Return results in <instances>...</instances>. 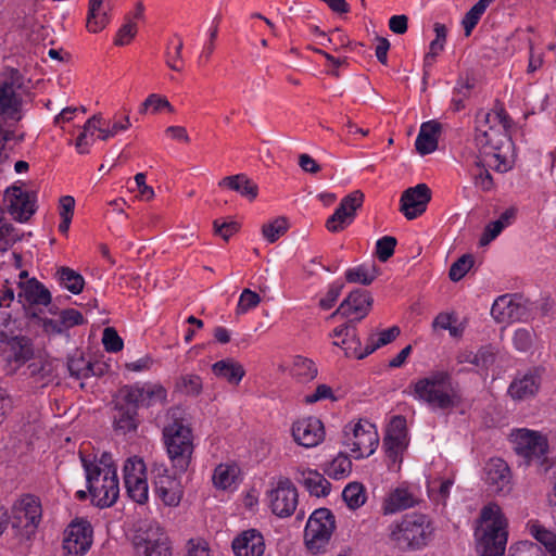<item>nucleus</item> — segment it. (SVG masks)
<instances>
[{"instance_id": "f257e3e1", "label": "nucleus", "mask_w": 556, "mask_h": 556, "mask_svg": "<svg viewBox=\"0 0 556 556\" xmlns=\"http://www.w3.org/2000/svg\"><path fill=\"white\" fill-rule=\"evenodd\" d=\"M511 124V118L498 101L491 111L481 110L476 115V147L479 155L488 156L490 167L496 172L504 173L509 169L508 155L513 150L509 136Z\"/></svg>"}, {"instance_id": "f03ea898", "label": "nucleus", "mask_w": 556, "mask_h": 556, "mask_svg": "<svg viewBox=\"0 0 556 556\" xmlns=\"http://www.w3.org/2000/svg\"><path fill=\"white\" fill-rule=\"evenodd\" d=\"M163 441L174 470L186 472L191 464L194 444L192 430L182 408L172 407L167 410Z\"/></svg>"}, {"instance_id": "7ed1b4c3", "label": "nucleus", "mask_w": 556, "mask_h": 556, "mask_svg": "<svg viewBox=\"0 0 556 556\" xmlns=\"http://www.w3.org/2000/svg\"><path fill=\"white\" fill-rule=\"evenodd\" d=\"M415 400L433 409H451L460 402L458 388L448 371L437 370L409 384L407 391Z\"/></svg>"}, {"instance_id": "20e7f679", "label": "nucleus", "mask_w": 556, "mask_h": 556, "mask_svg": "<svg viewBox=\"0 0 556 556\" xmlns=\"http://www.w3.org/2000/svg\"><path fill=\"white\" fill-rule=\"evenodd\" d=\"M477 551L480 556H501L507 544V519L497 504L483 507Z\"/></svg>"}, {"instance_id": "39448f33", "label": "nucleus", "mask_w": 556, "mask_h": 556, "mask_svg": "<svg viewBox=\"0 0 556 556\" xmlns=\"http://www.w3.org/2000/svg\"><path fill=\"white\" fill-rule=\"evenodd\" d=\"M91 502L100 507H110L118 498L119 485L116 468H101L83 458Z\"/></svg>"}, {"instance_id": "423d86ee", "label": "nucleus", "mask_w": 556, "mask_h": 556, "mask_svg": "<svg viewBox=\"0 0 556 556\" xmlns=\"http://www.w3.org/2000/svg\"><path fill=\"white\" fill-rule=\"evenodd\" d=\"M433 534L429 518L422 514L405 515L390 526V539L401 548H420Z\"/></svg>"}, {"instance_id": "0eeeda50", "label": "nucleus", "mask_w": 556, "mask_h": 556, "mask_svg": "<svg viewBox=\"0 0 556 556\" xmlns=\"http://www.w3.org/2000/svg\"><path fill=\"white\" fill-rule=\"evenodd\" d=\"M514 450L527 465L535 463L546 472L552 467L547 457L548 440L540 431L527 428L515 429L510 433Z\"/></svg>"}, {"instance_id": "6e6552de", "label": "nucleus", "mask_w": 556, "mask_h": 556, "mask_svg": "<svg viewBox=\"0 0 556 556\" xmlns=\"http://www.w3.org/2000/svg\"><path fill=\"white\" fill-rule=\"evenodd\" d=\"M14 81H0V151L13 138V126L22 118V99Z\"/></svg>"}, {"instance_id": "1a4fd4ad", "label": "nucleus", "mask_w": 556, "mask_h": 556, "mask_svg": "<svg viewBox=\"0 0 556 556\" xmlns=\"http://www.w3.org/2000/svg\"><path fill=\"white\" fill-rule=\"evenodd\" d=\"M342 443L355 459H361L374 454L379 443V435L372 424L359 420L344 427Z\"/></svg>"}, {"instance_id": "9d476101", "label": "nucleus", "mask_w": 556, "mask_h": 556, "mask_svg": "<svg viewBox=\"0 0 556 556\" xmlns=\"http://www.w3.org/2000/svg\"><path fill=\"white\" fill-rule=\"evenodd\" d=\"M334 530V517L328 508L316 509L308 518L304 540L312 553H319L328 544Z\"/></svg>"}, {"instance_id": "9b49d317", "label": "nucleus", "mask_w": 556, "mask_h": 556, "mask_svg": "<svg viewBox=\"0 0 556 556\" xmlns=\"http://www.w3.org/2000/svg\"><path fill=\"white\" fill-rule=\"evenodd\" d=\"M151 472L154 492L160 501L169 507L178 506L184 495V488L178 476L181 472L175 470L174 473H170L165 464H154Z\"/></svg>"}, {"instance_id": "f8f14e48", "label": "nucleus", "mask_w": 556, "mask_h": 556, "mask_svg": "<svg viewBox=\"0 0 556 556\" xmlns=\"http://www.w3.org/2000/svg\"><path fill=\"white\" fill-rule=\"evenodd\" d=\"M92 533V527L88 520L74 519L64 531V556H84L91 547Z\"/></svg>"}, {"instance_id": "ddd939ff", "label": "nucleus", "mask_w": 556, "mask_h": 556, "mask_svg": "<svg viewBox=\"0 0 556 556\" xmlns=\"http://www.w3.org/2000/svg\"><path fill=\"white\" fill-rule=\"evenodd\" d=\"M491 315L502 324L527 320L530 316L529 303L518 294H504L494 301Z\"/></svg>"}, {"instance_id": "4468645a", "label": "nucleus", "mask_w": 556, "mask_h": 556, "mask_svg": "<svg viewBox=\"0 0 556 556\" xmlns=\"http://www.w3.org/2000/svg\"><path fill=\"white\" fill-rule=\"evenodd\" d=\"M374 299L369 291L355 289L342 301L339 307L328 317L333 319L338 316L355 319L359 323L371 311Z\"/></svg>"}, {"instance_id": "2eb2a0df", "label": "nucleus", "mask_w": 556, "mask_h": 556, "mask_svg": "<svg viewBox=\"0 0 556 556\" xmlns=\"http://www.w3.org/2000/svg\"><path fill=\"white\" fill-rule=\"evenodd\" d=\"M298 490L288 478H279L269 492L271 511L281 518L291 516L298 506Z\"/></svg>"}, {"instance_id": "dca6fc26", "label": "nucleus", "mask_w": 556, "mask_h": 556, "mask_svg": "<svg viewBox=\"0 0 556 556\" xmlns=\"http://www.w3.org/2000/svg\"><path fill=\"white\" fill-rule=\"evenodd\" d=\"M121 394L126 404L135 407L163 404L167 399L166 389L157 383L127 386L121 390Z\"/></svg>"}, {"instance_id": "f3484780", "label": "nucleus", "mask_w": 556, "mask_h": 556, "mask_svg": "<svg viewBox=\"0 0 556 556\" xmlns=\"http://www.w3.org/2000/svg\"><path fill=\"white\" fill-rule=\"evenodd\" d=\"M364 193L361 190H355L345 195L334 213L328 217L326 228L330 232H339L350 225L354 217L356 210L363 205Z\"/></svg>"}, {"instance_id": "a211bd4d", "label": "nucleus", "mask_w": 556, "mask_h": 556, "mask_svg": "<svg viewBox=\"0 0 556 556\" xmlns=\"http://www.w3.org/2000/svg\"><path fill=\"white\" fill-rule=\"evenodd\" d=\"M14 525L33 531L41 521L42 507L40 500L31 494H25L18 498L13 507Z\"/></svg>"}, {"instance_id": "6ab92c4d", "label": "nucleus", "mask_w": 556, "mask_h": 556, "mask_svg": "<svg viewBox=\"0 0 556 556\" xmlns=\"http://www.w3.org/2000/svg\"><path fill=\"white\" fill-rule=\"evenodd\" d=\"M484 481L488 489L500 495H507L511 489V472L502 458H491L484 466Z\"/></svg>"}, {"instance_id": "aec40b11", "label": "nucleus", "mask_w": 556, "mask_h": 556, "mask_svg": "<svg viewBox=\"0 0 556 556\" xmlns=\"http://www.w3.org/2000/svg\"><path fill=\"white\" fill-rule=\"evenodd\" d=\"M431 200V190L426 184H418L406 189L401 197L400 211L412 220L420 216Z\"/></svg>"}, {"instance_id": "412c9836", "label": "nucleus", "mask_w": 556, "mask_h": 556, "mask_svg": "<svg viewBox=\"0 0 556 556\" xmlns=\"http://www.w3.org/2000/svg\"><path fill=\"white\" fill-rule=\"evenodd\" d=\"M3 342L8 344L4 351V359L9 374L16 372L23 365L33 359V346L26 337L14 336Z\"/></svg>"}, {"instance_id": "4be33fe9", "label": "nucleus", "mask_w": 556, "mask_h": 556, "mask_svg": "<svg viewBox=\"0 0 556 556\" xmlns=\"http://www.w3.org/2000/svg\"><path fill=\"white\" fill-rule=\"evenodd\" d=\"M323 422L316 417H308L298 420L292 426L294 441L304 446H316L324 439Z\"/></svg>"}, {"instance_id": "5701e85b", "label": "nucleus", "mask_w": 556, "mask_h": 556, "mask_svg": "<svg viewBox=\"0 0 556 556\" xmlns=\"http://www.w3.org/2000/svg\"><path fill=\"white\" fill-rule=\"evenodd\" d=\"M5 201L9 203V212L18 222H26L35 213V201L30 194L21 187H12L7 190Z\"/></svg>"}, {"instance_id": "b1692460", "label": "nucleus", "mask_w": 556, "mask_h": 556, "mask_svg": "<svg viewBox=\"0 0 556 556\" xmlns=\"http://www.w3.org/2000/svg\"><path fill=\"white\" fill-rule=\"evenodd\" d=\"M236 556H262L265 552L263 534L256 529L242 531L231 544Z\"/></svg>"}, {"instance_id": "393cba45", "label": "nucleus", "mask_w": 556, "mask_h": 556, "mask_svg": "<svg viewBox=\"0 0 556 556\" xmlns=\"http://www.w3.org/2000/svg\"><path fill=\"white\" fill-rule=\"evenodd\" d=\"M17 301L24 307L34 305L47 306L51 302L50 291L35 278L20 282Z\"/></svg>"}, {"instance_id": "a878e982", "label": "nucleus", "mask_w": 556, "mask_h": 556, "mask_svg": "<svg viewBox=\"0 0 556 556\" xmlns=\"http://www.w3.org/2000/svg\"><path fill=\"white\" fill-rule=\"evenodd\" d=\"M112 4L110 0H89L86 18V28L97 34L103 30L111 21Z\"/></svg>"}, {"instance_id": "bb28decb", "label": "nucleus", "mask_w": 556, "mask_h": 556, "mask_svg": "<svg viewBox=\"0 0 556 556\" xmlns=\"http://www.w3.org/2000/svg\"><path fill=\"white\" fill-rule=\"evenodd\" d=\"M418 503L417 496L406 486L392 490L383 500L382 511L392 515L401 510L414 507Z\"/></svg>"}, {"instance_id": "cd10ccee", "label": "nucleus", "mask_w": 556, "mask_h": 556, "mask_svg": "<svg viewBox=\"0 0 556 556\" xmlns=\"http://www.w3.org/2000/svg\"><path fill=\"white\" fill-rule=\"evenodd\" d=\"M295 479L299 483L304 485L311 495L320 497L328 495L330 492V482L316 470H298V477Z\"/></svg>"}, {"instance_id": "c85d7f7f", "label": "nucleus", "mask_w": 556, "mask_h": 556, "mask_svg": "<svg viewBox=\"0 0 556 556\" xmlns=\"http://www.w3.org/2000/svg\"><path fill=\"white\" fill-rule=\"evenodd\" d=\"M218 186L236 191L250 201L256 199L258 194L257 185L244 174L226 176L218 182Z\"/></svg>"}, {"instance_id": "c756f323", "label": "nucleus", "mask_w": 556, "mask_h": 556, "mask_svg": "<svg viewBox=\"0 0 556 556\" xmlns=\"http://www.w3.org/2000/svg\"><path fill=\"white\" fill-rule=\"evenodd\" d=\"M486 159L488 156L478 154L471 168V176L475 186L485 192L491 191L494 188L493 177L490 173V169L493 168L490 167Z\"/></svg>"}, {"instance_id": "7c9ffc66", "label": "nucleus", "mask_w": 556, "mask_h": 556, "mask_svg": "<svg viewBox=\"0 0 556 556\" xmlns=\"http://www.w3.org/2000/svg\"><path fill=\"white\" fill-rule=\"evenodd\" d=\"M212 371L216 377L223 378L231 384H238L245 374L243 367L231 358L216 362L212 366Z\"/></svg>"}, {"instance_id": "2f4dec72", "label": "nucleus", "mask_w": 556, "mask_h": 556, "mask_svg": "<svg viewBox=\"0 0 556 556\" xmlns=\"http://www.w3.org/2000/svg\"><path fill=\"white\" fill-rule=\"evenodd\" d=\"M383 446L388 459V468L392 471L400 470L402 453L405 447L402 435H393L392 433L388 432L383 440Z\"/></svg>"}, {"instance_id": "473e14b6", "label": "nucleus", "mask_w": 556, "mask_h": 556, "mask_svg": "<svg viewBox=\"0 0 556 556\" xmlns=\"http://www.w3.org/2000/svg\"><path fill=\"white\" fill-rule=\"evenodd\" d=\"M539 379L533 375H525L520 379L514 380L508 389L509 394L515 400H527L534 396L539 390Z\"/></svg>"}, {"instance_id": "72a5a7b5", "label": "nucleus", "mask_w": 556, "mask_h": 556, "mask_svg": "<svg viewBox=\"0 0 556 556\" xmlns=\"http://www.w3.org/2000/svg\"><path fill=\"white\" fill-rule=\"evenodd\" d=\"M167 534L163 530V528L155 521H147L142 526L138 528L134 538L135 548H141L144 545H151L156 540H160L161 536H166Z\"/></svg>"}, {"instance_id": "f704fd0d", "label": "nucleus", "mask_w": 556, "mask_h": 556, "mask_svg": "<svg viewBox=\"0 0 556 556\" xmlns=\"http://www.w3.org/2000/svg\"><path fill=\"white\" fill-rule=\"evenodd\" d=\"M137 408L129 404L117 406L114 415L115 429L123 433L135 431L138 427Z\"/></svg>"}, {"instance_id": "c9c22d12", "label": "nucleus", "mask_w": 556, "mask_h": 556, "mask_svg": "<svg viewBox=\"0 0 556 556\" xmlns=\"http://www.w3.org/2000/svg\"><path fill=\"white\" fill-rule=\"evenodd\" d=\"M101 122L102 116L100 114H94L85 123L83 131L79 134L75 142L78 153L85 154L89 152V146L94 141V132H100Z\"/></svg>"}, {"instance_id": "e433bc0d", "label": "nucleus", "mask_w": 556, "mask_h": 556, "mask_svg": "<svg viewBox=\"0 0 556 556\" xmlns=\"http://www.w3.org/2000/svg\"><path fill=\"white\" fill-rule=\"evenodd\" d=\"M67 369L70 375L76 379H86L97 375L96 364L77 353L68 357Z\"/></svg>"}, {"instance_id": "4c0bfd02", "label": "nucleus", "mask_w": 556, "mask_h": 556, "mask_svg": "<svg viewBox=\"0 0 556 556\" xmlns=\"http://www.w3.org/2000/svg\"><path fill=\"white\" fill-rule=\"evenodd\" d=\"M528 530L546 548L551 556H556V532L548 530L539 521H530Z\"/></svg>"}, {"instance_id": "58836bf2", "label": "nucleus", "mask_w": 556, "mask_h": 556, "mask_svg": "<svg viewBox=\"0 0 556 556\" xmlns=\"http://www.w3.org/2000/svg\"><path fill=\"white\" fill-rule=\"evenodd\" d=\"M378 274L379 273L375 264H363L357 267L349 268L345 271V279L350 283L369 286L378 277Z\"/></svg>"}, {"instance_id": "ea45409f", "label": "nucleus", "mask_w": 556, "mask_h": 556, "mask_svg": "<svg viewBox=\"0 0 556 556\" xmlns=\"http://www.w3.org/2000/svg\"><path fill=\"white\" fill-rule=\"evenodd\" d=\"M356 323L355 319L346 318V321L338 327H336L330 333L331 337L341 339L340 342L334 341L333 344L341 346L344 350V346L349 344H359V338L356 333Z\"/></svg>"}, {"instance_id": "a19ab883", "label": "nucleus", "mask_w": 556, "mask_h": 556, "mask_svg": "<svg viewBox=\"0 0 556 556\" xmlns=\"http://www.w3.org/2000/svg\"><path fill=\"white\" fill-rule=\"evenodd\" d=\"M53 368L51 363L41 359L33 358L26 366L24 375L31 377L36 382H41L42 386L47 384L52 379Z\"/></svg>"}, {"instance_id": "79ce46f5", "label": "nucleus", "mask_w": 556, "mask_h": 556, "mask_svg": "<svg viewBox=\"0 0 556 556\" xmlns=\"http://www.w3.org/2000/svg\"><path fill=\"white\" fill-rule=\"evenodd\" d=\"M128 496L138 504H144L149 498V486L146 478H130L124 481Z\"/></svg>"}, {"instance_id": "37998d69", "label": "nucleus", "mask_w": 556, "mask_h": 556, "mask_svg": "<svg viewBox=\"0 0 556 556\" xmlns=\"http://www.w3.org/2000/svg\"><path fill=\"white\" fill-rule=\"evenodd\" d=\"M342 497L349 508L357 509L363 506L366 502V492L362 483L351 482L349 483L343 492Z\"/></svg>"}, {"instance_id": "c03bdc74", "label": "nucleus", "mask_w": 556, "mask_h": 556, "mask_svg": "<svg viewBox=\"0 0 556 556\" xmlns=\"http://www.w3.org/2000/svg\"><path fill=\"white\" fill-rule=\"evenodd\" d=\"M61 285L74 294H79L85 285V280L80 274L68 268L62 267L58 270Z\"/></svg>"}, {"instance_id": "a18cd8bd", "label": "nucleus", "mask_w": 556, "mask_h": 556, "mask_svg": "<svg viewBox=\"0 0 556 556\" xmlns=\"http://www.w3.org/2000/svg\"><path fill=\"white\" fill-rule=\"evenodd\" d=\"M495 0H479L464 16L463 26L465 29V35L469 36L472 29L476 27L481 16L488 9V7L493 3Z\"/></svg>"}, {"instance_id": "49530a36", "label": "nucleus", "mask_w": 556, "mask_h": 556, "mask_svg": "<svg viewBox=\"0 0 556 556\" xmlns=\"http://www.w3.org/2000/svg\"><path fill=\"white\" fill-rule=\"evenodd\" d=\"M495 0H479L464 16L463 26L465 29V35L469 36L472 29L476 27L481 16L488 9V7L493 3Z\"/></svg>"}, {"instance_id": "de8ad7c7", "label": "nucleus", "mask_w": 556, "mask_h": 556, "mask_svg": "<svg viewBox=\"0 0 556 556\" xmlns=\"http://www.w3.org/2000/svg\"><path fill=\"white\" fill-rule=\"evenodd\" d=\"M291 371L300 381H309L317 376V368L313 361L302 356L294 358Z\"/></svg>"}, {"instance_id": "09e8293b", "label": "nucleus", "mask_w": 556, "mask_h": 556, "mask_svg": "<svg viewBox=\"0 0 556 556\" xmlns=\"http://www.w3.org/2000/svg\"><path fill=\"white\" fill-rule=\"evenodd\" d=\"M149 109L152 110L153 114H156L162 110H167L170 113L174 112V108L167 98L157 93H151L147 97L139 108V113L147 114Z\"/></svg>"}, {"instance_id": "8fccbe9b", "label": "nucleus", "mask_w": 556, "mask_h": 556, "mask_svg": "<svg viewBox=\"0 0 556 556\" xmlns=\"http://www.w3.org/2000/svg\"><path fill=\"white\" fill-rule=\"evenodd\" d=\"M289 228V223L286 217H277L273 222L263 225L262 233L264 238L270 242H276Z\"/></svg>"}, {"instance_id": "3c124183", "label": "nucleus", "mask_w": 556, "mask_h": 556, "mask_svg": "<svg viewBox=\"0 0 556 556\" xmlns=\"http://www.w3.org/2000/svg\"><path fill=\"white\" fill-rule=\"evenodd\" d=\"M496 358V351L493 346H482L477 353H469L465 361L469 362L481 368H489L494 364Z\"/></svg>"}, {"instance_id": "603ef678", "label": "nucleus", "mask_w": 556, "mask_h": 556, "mask_svg": "<svg viewBox=\"0 0 556 556\" xmlns=\"http://www.w3.org/2000/svg\"><path fill=\"white\" fill-rule=\"evenodd\" d=\"M136 551L140 556H172V546L167 535Z\"/></svg>"}, {"instance_id": "864d4df0", "label": "nucleus", "mask_w": 556, "mask_h": 556, "mask_svg": "<svg viewBox=\"0 0 556 556\" xmlns=\"http://www.w3.org/2000/svg\"><path fill=\"white\" fill-rule=\"evenodd\" d=\"M175 388L180 393L197 396L202 391V380L198 375H184L177 380Z\"/></svg>"}, {"instance_id": "5fc2aeb1", "label": "nucleus", "mask_w": 556, "mask_h": 556, "mask_svg": "<svg viewBox=\"0 0 556 556\" xmlns=\"http://www.w3.org/2000/svg\"><path fill=\"white\" fill-rule=\"evenodd\" d=\"M352 469V462L350 458L340 453L329 465L328 475L334 479H342L346 477Z\"/></svg>"}, {"instance_id": "6e6d98bb", "label": "nucleus", "mask_w": 556, "mask_h": 556, "mask_svg": "<svg viewBox=\"0 0 556 556\" xmlns=\"http://www.w3.org/2000/svg\"><path fill=\"white\" fill-rule=\"evenodd\" d=\"M473 257L470 254H464L456 262H454L448 271V277L452 281H459L473 266Z\"/></svg>"}, {"instance_id": "4d7b16f0", "label": "nucleus", "mask_w": 556, "mask_h": 556, "mask_svg": "<svg viewBox=\"0 0 556 556\" xmlns=\"http://www.w3.org/2000/svg\"><path fill=\"white\" fill-rule=\"evenodd\" d=\"M123 472L124 481L130 478H146V465L143 459L138 456L127 458L123 467Z\"/></svg>"}, {"instance_id": "13d9d810", "label": "nucleus", "mask_w": 556, "mask_h": 556, "mask_svg": "<svg viewBox=\"0 0 556 556\" xmlns=\"http://www.w3.org/2000/svg\"><path fill=\"white\" fill-rule=\"evenodd\" d=\"M396 238L384 236L376 243V254L380 262H387L393 254L396 247Z\"/></svg>"}, {"instance_id": "bf43d9fd", "label": "nucleus", "mask_w": 556, "mask_h": 556, "mask_svg": "<svg viewBox=\"0 0 556 556\" xmlns=\"http://www.w3.org/2000/svg\"><path fill=\"white\" fill-rule=\"evenodd\" d=\"M378 348V345L375 343L374 337H370L366 346L363 349L362 343L359 342L358 345L356 344H349L348 346H344V353L348 357H354L357 359H363L364 357L368 356L369 354L374 353Z\"/></svg>"}, {"instance_id": "052dcab7", "label": "nucleus", "mask_w": 556, "mask_h": 556, "mask_svg": "<svg viewBox=\"0 0 556 556\" xmlns=\"http://www.w3.org/2000/svg\"><path fill=\"white\" fill-rule=\"evenodd\" d=\"M126 23L118 29L114 43L116 46H125L130 42V40L137 34V25L131 21L130 15L125 16Z\"/></svg>"}, {"instance_id": "680f3d73", "label": "nucleus", "mask_w": 556, "mask_h": 556, "mask_svg": "<svg viewBox=\"0 0 556 556\" xmlns=\"http://www.w3.org/2000/svg\"><path fill=\"white\" fill-rule=\"evenodd\" d=\"M102 343L106 352L116 353L119 352L123 346V340L118 336L117 331L112 327H106L103 331Z\"/></svg>"}, {"instance_id": "e2e57ef3", "label": "nucleus", "mask_w": 556, "mask_h": 556, "mask_svg": "<svg viewBox=\"0 0 556 556\" xmlns=\"http://www.w3.org/2000/svg\"><path fill=\"white\" fill-rule=\"evenodd\" d=\"M261 302L260 295L250 290L244 289L239 298V302L237 305V314H244L248 311L256 307Z\"/></svg>"}, {"instance_id": "0e129e2a", "label": "nucleus", "mask_w": 556, "mask_h": 556, "mask_svg": "<svg viewBox=\"0 0 556 556\" xmlns=\"http://www.w3.org/2000/svg\"><path fill=\"white\" fill-rule=\"evenodd\" d=\"M416 150L419 154L426 155L437 150L438 138H432L425 132V128H420L415 142Z\"/></svg>"}, {"instance_id": "69168bd1", "label": "nucleus", "mask_w": 556, "mask_h": 556, "mask_svg": "<svg viewBox=\"0 0 556 556\" xmlns=\"http://www.w3.org/2000/svg\"><path fill=\"white\" fill-rule=\"evenodd\" d=\"M534 332L529 328H518L513 338L514 345L519 351H528L533 343Z\"/></svg>"}, {"instance_id": "338daca9", "label": "nucleus", "mask_w": 556, "mask_h": 556, "mask_svg": "<svg viewBox=\"0 0 556 556\" xmlns=\"http://www.w3.org/2000/svg\"><path fill=\"white\" fill-rule=\"evenodd\" d=\"M186 556H212L208 543L203 539H190L186 544Z\"/></svg>"}, {"instance_id": "774afa93", "label": "nucleus", "mask_w": 556, "mask_h": 556, "mask_svg": "<svg viewBox=\"0 0 556 556\" xmlns=\"http://www.w3.org/2000/svg\"><path fill=\"white\" fill-rule=\"evenodd\" d=\"M343 288L344 285L342 282L334 281L333 283H331L328 288L326 295L320 299L319 306L323 309L331 308L334 305L338 298L340 296Z\"/></svg>"}]
</instances>
